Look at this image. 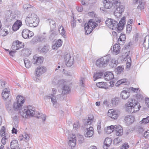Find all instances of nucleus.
I'll return each mask as SVG.
<instances>
[{
  "label": "nucleus",
  "mask_w": 149,
  "mask_h": 149,
  "mask_svg": "<svg viewBox=\"0 0 149 149\" xmlns=\"http://www.w3.org/2000/svg\"><path fill=\"white\" fill-rule=\"evenodd\" d=\"M17 102L13 104V108L15 111H18L19 113L23 118H27L29 116H33L35 114V109L31 106L22 107L23 105L25 100L24 97L21 95H18L16 97Z\"/></svg>",
  "instance_id": "f257e3e1"
},
{
  "label": "nucleus",
  "mask_w": 149,
  "mask_h": 149,
  "mask_svg": "<svg viewBox=\"0 0 149 149\" xmlns=\"http://www.w3.org/2000/svg\"><path fill=\"white\" fill-rule=\"evenodd\" d=\"M105 23L110 29L114 30L117 28L118 31H120L123 29L124 26L126 23L125 17H122L118 24L117 21L111 19H108L106 21Z\"/></svg>",
  "instance_id": "f03ea898"
},
{
  "label": "nucleus",
  "mask_w": 149,
  "mask_h": 149,
  "mask_svg": "<svg viewBox=\"0 0 149 149\" xmlns=\"http://www.w3.org/2000/svg\"><path fill=\"white\" fill-rule=\"evenodd\" d=\"M39 22V20L37 15L34 13H29L25 20L26 24L30 27L37 26Z\"/></svg>",
  "instance_id": "7ed1b4c3"
},
{
  "label": "nucleus",
  "mask_w": 149,
  "mask_h": 149,
  "mask_svg": "<svg viewBox=\"0 0 149 149\" xmlns=\"http://www.w3.org/2000/svg\"><path fill=\"white\" fill-rule=\"evenodd\" d=\"M141 107L139 104L134 100H129L128 102L126 110L129 113H133L139 111Z\"/></svg>",
  "instance_id": "20e7f679"
},
{
  "label": "nucleus",
  "mask_w": 149,
  "mask_h": 149,
  "mask_svg": "<svg viewBox=\"0 0 149 149\" xmlns=\"http://www.w3.org/2000/svg\"><path fill=\"white\" fill-rule=\"evenodd\" d=\"M110 55L108 54L98 59L96 63V65L98 67L103 68L106 67L110 60Z\"/></svg>",
  "instance_id": "39448f33"
},
{
  "label": "nucleus",
  "mask_w": 149,
  "mask_h": 149,
  "mask_svg": "<svg viewBox=\"0 0 149 149\" xmlns=\"http://www.w3.org/2000/svg\"><path fill=\"white\" fill-rule=\"evenodd\" d=\"M97 25V24L93 22L92 19H90L88 23H86L84 25L85 33L87 34H90Z\"/></svg>",
  "instance_id": "423d86ee"
},
{
  "label": "nucleus",
  "mask_w": 149,
  "mask_h": 149,
  "mask_svg": "<svg viewBox=\"0 0 149 149\" xmlns=\"http://www.w3.org/2000/svg\"><path fill=\"white\" fill-rule=\"evenodd\" d=\"M56 91H57L55 88H52V93L51 95L47 96V98L51 99V101L53 103V106L56 108H57L59 106L57 102L56 97L54 95L56 94Z\"/></svg>",
  "instance_id": "0eeeda50"
},
{
  "label": "nucleus",
  "mask_w": 149,
  "mask_h": 149,
  "mask_svg": "<svg viewBox=\"0 0 149 149\" xmlns=\"http://www.w3.org/2000/svg\"><path fill=\"white\" fill-rule=\"evenodd\" d=\"M22 33V37L24 39H29L34 35L33 32L26 29L23 30Z\"/></svg>",
  "instance_id": "6e6552de"
},
{
  "label": "nucleus",
  "mask_w": 149,
  "mask_h": 149,
  "mask_svg": "<svg viewBox=\"0 0 149 149\" xmlns=\"http://www.w3.org/2000/svg\"><path fill=\"white\" fill-rule=\"evenodd\" d=\"M120 97L123 99L126 100L130 96V93L127 88H123L120 93Z\"/></svg>",
  "instance_id": "1a4fd4ad"
},
{
  "label": "nucleus",
  "mask_w": 149,
  "mask_h": 149,
  "mask_svg": "<svg viewBox=\"0 0 149 149\" xmlns=\"http://www.w3.org/2000/svg\"><path fill=\"white\" fill-rule=\"evenodd\" d=\"M64 59L67 66L70 67L72 65L73 63V59L72 58L71 59L70 54H66L64 57Z\"/></svg>",
  "instance_id": "9d476101"
},
{
  "label": "nucleus",
  "mask_w": 149,
  "mask_h": 149,
  "mask_svg": "<svg viewBox=\"0 0 149 149\" xmlns=\"http://www.w3.org/2000/svg\"><path fill=\"white\" fill-rule=\"evenodd\" d=\"M46 68L43 66H39L36 70V76L38 77H39L42 73L46 71Z\"/></svg>",
  "instance_id": "9b49d317"
},
{
  "label": "nucleus",
  "mask_w": 149,
  "mask_h": 149,
  "mask_svg": "<svg viewBox=\"0 0 149 149\" xmlns=\"http://www.w3.org/2000/svg\"><path fill=\"white\" fill-rule=\"evenodd\" d=\"M43 58L42 57H38L37 55L34 56L32 62L34 64L38 65L42 63Z\"/></svg>",
  "instance_id": "f8f14e48"
},
{
  "label": "nucleus",
  "mask_w": 149,
  "mask_h": 149,
  "mask_svg": "<svg viewBox=\"0 0 149 149\" xmlns=\"http://www.w3.org/2000/svg\"><path fill=\"white\" fill-rule=\"evenodd\" d=\"M85 130L86 131V133L84 134L86 137H90L93 136L94 134L93 127L90 126L89 128H86Z\"/></svg>",
  "instance_id": "ddd939ff"
},
{
  "label": "nucleus",
  "mask_w": 149,
  "mask_h": 149,
  "mask_svg": "<svg viewBox=\"0 0 149 149\" xmlns=\"http://www.w3.org/2000/svg\"><path fill=\"white\" fill-rule=\"evenodd\" d=\"M108 114L109 117L114 119H117L118 116V113L113 109L109 110Z\"/></svg>",
  "instance_id": "4468645a"
},
{
  "label": "nucleus",
  "mask_w": 149,
  "mask_h": 149,
  "mask_svg": "<svg viewBox=\"0 0 149 149\" xmlns=\"http://www.w3.org/2000/svg\"><path fill=\"white\" fill-rule=\"evenodd\" d=\"M10 93V89L9 88H6L2 93V95L4 100H7L9 97Z\"/></svg>",
  "instance_id": "2eb2a0df"
},
{
  "label": "nucleus",
  "mask_w": 149,
  "mask_h": 149,
  "mask_svg": "<svg viewBox=\"0 0 149 149\" xmlns=\"http://www.w3.org/2000/svg\"><path fill=\"white\" fill-rule=\"evenodd\" d=\"M116 130V134L118 136H120L123 133L122 127L119 125H116L114 130Z\"/></svg>",
  "instance_id": "dca6fc26"
},
{
  "label": "nucleus",
  "mask_w": 149,
  "mask_h": 149,
  "mask_svg": "<svg viewBox=\"0 0 149 149\" xmlns=\"http://www.w3.org/2000/svg\"><path fill=\"white\" fill-rule=\"evenodd\" d=\"M22 23L21 21L17 20L13 24L12 28L14 31H15L18 30L21 26Z\"/></svg>",
  "instance_id": "f3484780"
},
{
  "label": "nucleus",
  "mask_w": 149,
  "mask_h": 149,
  "mask_svg": "<svg viewBox=\"0 0 149 149\" xmlns=\"http://www.w3.org/2000/svg\"><path fill=\"white\" fill-rule=\"evenodd\" d=\"M112 141V140L111 138H106L104 142L103 148L104 149H107L111 144Z\"/></svg>",
  "instance_id": "a211bd4d"
},
{
  "label": "nucleus",
  "mask_w": 149,
  "mask_h": 149,
  "mask_svg": "<svg viewBox=\"0 0 149 149\" xmlns=\"http://www.w3.org/2000/svg\"><path fill=\"white\" fill-rule=\"evenodd\" d=\"M76 143V140L75 139V137L74 136H73L69 140L68 145L71 148H72L75 146Z\"/></svg>",
  "instance_id": "6ab92c4d"
},
{
  "label": "nucleus",
  "mask_w": 149,
  "mask_h": 149,
  "mask_svg": "<svg viewBox=\"0 0 149 149\" xmlns=\"http://www.w3.org/2000/svg\"><path fill=\"white\" fill-rule=\"evenodd\" d=\"M62 94L63 95H65L68 94L70 92V88L68 85H64L62 88Z\"/></svg>",
  "instance_id": "aec40b11"
},
{
  "label": "nucleus",
  "mask_w": 149,
  "mask_h": 149,
  "mask_svg": "<svg viewBox=\"0 0 149 149\" xmlns=\"http://www.w3.org/2000/svg\"><path fill=\"white\" fill-rule=\"evenodd\" d=\"M10 146L11 149H19L17 140H13L10 142Z\"/></svg>",
  "instance_id": "412c9836"
},
{
  "label": "nucleus",
  "mask_w": 149,
  "mask_h": 149,
  "mask_svg": "<svg viewBox=\"0 0 149 149\" xmlns=\"http://www.w3.org/2000/svg\"><path fill=\"white\" fill-rule=\"evenodd\" d=\"M124 120L125 123L130 124L134 122V118L132 116L128 115L125 117Z\"/></svg>",
  "instance_id": "4be33fe9"
},
{
  "label": "nucleus",
  "mask_w": 149,
  "mask_h": 149,
  "mask_svg": "<svg viewBox=\"0 0 149 149\" xmlns=\"http://www.w3.org/2000/svg\"><path fill=\"white\" fill-rule=\"evenodd\" d=\"M114 75L111 72L105 73L104 76V78L107 81H109L113 79Z\"/></svg>",
  "instance_id": "5701e85b"
},
{
  "label": "nucleus",
  "mask_w": 149,
  "mask_h": 149,
  "mask_svg": "<svg viewBox=\"0 0 149 149\" xmlns=\"http://www.w3.org/2000/svg\"><path fill=\"white\" fill-rule=\"evenodd\" d=\"M120 47L118 44H115L113 46V53L114 55H117L120 52Z\"/></svg>",
  "instance_id": "b1692460"
},
{
  "label": "nucleus",
  "mask_w": 149,
  "mask_h": 149,
  "mask_svg": "<svg viewBox=\"0 0 149 149\" xmlns=\"http://www.w3.org/2000/svg\"><path fill=\"white\" fill-rule=\"evenodd\" d=\"M103 2L105 8L110 9L112 7V4L109 0H103Z\"/></svg>",
  "instance_id": "393cba45"
},
{
  "label": "nucleus",
  "mask_w": 149,
  "mask_h": 149,
  "mask_svg": "<svg viewBox=\"0 0 149 149\" xmlns=\"http://www.w3.org/2000/svg\"><path fill=\"white\" fill-rule=\"evenodd\" d=\"M62 44V41L60 39L57 40L54 45L52 46V48L54 49H57L58 48L61 47Z\"/></svg>",
  "instance_id": "a878e982"
},
{
  "label": "nucleus",
  "mask_w": 149,
  "mask_h": 149,
  "mask_svg": "<svg viewBox=\"0 0 149 149\" xmlns=\"http://www.w3.org/2000/svg\"><path fill=\"white\" fill-rule=\"evenodd\" d=\"M88 118V119L85 120L84 121V124L85 126L91 124V121L93 120V116L92 115H90Z\"/></svg>",
  "instance_id": "bb28decb"
},
{
  "label": "nucleus",
  "mask_w": 149,
  "mask_h": 149,
  "mask_svg": "<svg viewBox=\"0 0 149 149\" xmlns=\"http://www.w3.org/2000/svg\"><path fill=\"white\" fill-rule=\"evenodd\" d=\"M23 55L25 56H28L31 54L30 50L28 48H25L22 51Z\"/></svg>",
  "instance_id": "cd10ccee"
},
{
  "label": "nucleus",
  "mask_w": 149,
  "mask_h": 149,
  "mask_svg": "<svg viewBox=\"0 0 149 149\" xmlns=\"http://www.w3.org/2000/svg\"><path fill=\"white\" fill-rule=\"evenodd\" d=\"M58 31L60 33L61 35L64 38H65L66 36L65 35V31L64 30L63 27L62 25H59L58 26Z\"/></svg>",
  "instance_id": "c85d7f7f"
},
{
  "label": "nucleus",
  "mask_w": 149,
  "mask_h": 149,
  "mask_svg": "<svg viewBox=\"0 0 149 149\" xmlns=\"http://www.w3.org/2000/svg\"><path fill=\"white\" fill-rule=\"evenodd\" d=\"M103 75V73L102 72H96L94 74L93 77L94 81H95L97 79L100 78Z\"/></svg>",
  "instance_id": "c756f323"
},
{
  "label": "nucleus",
  "mask_w": 149,
  "mask_h": 149,
  "mask_svg": "<svg viewBox=\"0 0 149 149\" xmlns=\"http://www.w3.org/2000/svg\"><path fill=\"white\" fill-rule=\"evenodd\" d=\"M49 46L47 45H44L41 48L40 52L42 53H47L49 49Z\"/></svg>",
  "instance_id": "7c9ffc66"
},
{
  "label": "nucleus",
  "mask_w": 149,
  "mask_h": 149,
  "mask_svg": "<svg viewBox=\"0 0 149 149\" xmlns=\"http://www.w3.org/2000/svg\"><path fill=\"white\" fill-rule=\"evenodd\" d=\"M88 1H85L84 0H82L81 1V3L82 5L84 6H87L90 3H94V0H88Z\"/></svg>",
  "instance_id": "2f4dec72"
},
{
  "label": "nucleus",
  "mask_w": 149,
  "mask_h": 149,
  "mask_svg": "<svg viewBox=\"0 0 149 149\" xmlns=\"http://www.w3.org/2000/svg\"><path fill=\"white\" fill-rule=\"evenodd\" d=\"M106 83L105 82H101L96 84L97 86L100 88H106Z\"/></svg>",
  "instance_id": "473e14b6"
},
{
  "label": "nucleus",
  "mask_w": 149,
  "mask_h": 149,
  "mask_svg": "<svg viewBox=\"0 0 149 149\" xmlns=\"http://www.w3.org/2000/svg\"><path fill=\"white\" fill-rule=\"evenodd\" d=\"M37 117L38 118H42L43 122L46 120V116L45 114H42L41 113H38Z\"/></svg>",
  "instance_id": "72a5a7b5"
},
{
  "label": "nucleus",
  "mask_w": 149,
  "mask_h": 149,
  "mask_svg": "<svg viewBox=\"0 0 149 149\" xmlns=\"http://www.w3.org/2000/svg\"><path fill=\"white\" fill-rule=\"evenodd\" d=\"M24 61L25 66L26 68H29L30 67L31 63L29 60L26 58L24 59Z\"/></svg>",
  "instance_id": "f704fd0d"
},
{
  "label": "nucleus",
  "mask_w": 149,
  "mask_h": 149,
  "mask_svg": "<svg viewBox=\"0 0 149 149\" xmlns=\"http://www.w3.org/2000/svg\"><path fill=\"white\" fill-rule=\"evenodd\" d=\"M122 12V10H115L114 14L116 17H118L121 16Z\"/></svg>",
  "instance_id": "c9c22d12"
},
{
  "label": "nucleus",
  "mask_w": 149,
  "mask_h": 149,
  "mask_svg": "<svg viewBox=\"0 0 149 149\" xmlns=\"http://www.w3.org/2000/svg\"><path fill=\"white\" fill-rule=\"evenodd\" d=\"M48 21H49V25L51 27H52L53 29L55 28L56 27V24L55 22L51 19H48Z\"/></svg>",
  "instance_id": "e433bc0d"
},
{
  "label": "nucleus",
  "mask_w": 149,
  "mask_h": 149,
  "mask_svg": "<svg viewBox=\"0 0 149 149\" xmlns=\"http://www.w3.org/2000/svg\"><path fill=\"white\" fill-rule=\"evenodd\" d=\"M15 42V43H16V45H17L19 49L23 47L24 46V43L18 40H17Z\"/></svg>",
  "instance_id": "4c0bfd02"
},
{
  "label": "nucleus",
  "mask_w": 149,
  "mask_h": 149,
  "mask_svg": "<svg viewBox=\"0 0 149 149\" xmlns=\"http://www.w3.org/2000/svg\"><path fill=\"white\" fill-rule=\"evenodd\" d=\"M111 102L112 104L113 105L116 106L119 102V99L118 98H113L111 100Z\"/></svg>",
  "instance_id": "58836bf2"
},
{
  "label": "nucleus",
  "mask_w": 149,
  "mask_h": 149,
  "mask_svg": "<svg viewBox=\"0 0 149 149\" xmlns=\"http://www.w3.org/2000/svg\"><path fill=\"white\" fill-rule=\"evenodd\" d=\"M123 67L121 66H119L115 69V70L117 72V74L120 73L123 71Z\"/></svg>",
  "instance_id": "ea45409f"
},
{
  "label": "nucleus",
  "mask_w": 149,
  "mask_h": 149,
  "mask_svg": "<svg viewBox=\"0 0 149 149\" xmlns=\"http://www.w3.org/2000/svg\"><path fill=\"white\" fill-rule=\"evenodd\" d=\"M149 122V117L148 116L146 118H144L140 122L141 123L146 124Z\"/></svg>",
  "instance_id": "a19ab883"
},
{
  "label": "nucleus",
  "mask_w": 149,
  "mask_h": 149,
  "mask_svg": "<svg viewBox=\"0 0 149 149\" xmlns=\"http://www.w3.org/2000/svg\"><path fill=\"white\" fill-rule=\"evenodd\" d=\"M145 4L144 2L143 1L141 2L140 3H139L137 8L140 9H144L145 8Z\"/></svg>",
  "instance_id": "79ce46f5"
},
{
  "label": "nucleus",
  "mask_w": 149,
  "mask_h": 149,
  "mask_svg": "<svg viewBox=\"0 0 149 149\" xmlns=\"http://www.w3.org/2000/svg\"><path fill=\"white\" fill-rule=\"evenodd\" d=\"M5 128L4 126H3L2 127V128L0 130V134L1 135V136H5Z\"/></svg>",
  "instance_id": "37998d69"
},
{
  "label": "nucleus",
  "mask_w": 149,
  "mask_h": 149,
  "mask_svg": "<svg viewBox=\"0 0 149 149\" xmlns=\"http://www.w3.org/2000/svg\"><path fill=\"white\" fill-rule=\"evenodd\" d=\"M125 41L123 39H122L121 38H119L118 40V42L119 45H123L124 44Z\"/></svg>",
  "instance_id": "c03bdc74"
},
{
  "label": "nucleus",
  "mask_w": 149,
  "mask_h": 149,
  "mask_svg": "<svg viewBox=\"0 0 149 149\" xmlns=\"http://www.w3.org/2000/svg\"><path fill=\"white\" fill-rule=\"evenodd\" d=\"M78 141L80 143H82L84 142V138L82 135H80L78 137Z\"/></svg>",
  "instance_id": "a18cd8bd"
},
{
  "label": "nucleus",
  "mask_w": 149,
  "mask_h": 149,
  "mask_svg": "<svg viewBox=\"0 0 149 149\" xmlns=\"http://www.w3.org/2000/svg\"><path fill=\"white\" fill-rule=\"evenodd\" d=\"M1 32V35L2 36H5L8 34V32L7 31H6L5 29L3 30L1 29L0 30Z\"/></svg>",
  "instance_id": "49530a36"
},
{
  "label": "nucleus",
  "mask_w": 149,
  "mask_h": 149,
  "mask_svg": "<svg viewBox=\"0 0 149 149\" xmlns=\"http://www.w3.org/2000/svg\"><path fill=\"white\" fill-rule=\"evenodd\" d=\"M12 48L14 51L19 49L17 45H16V43L13 42L12 46Z\"/></svg>",
  "instance_id": "de8ad7c7"
},
{
  "label": "nucleus",
  "mask_w": 149,
  "mask_h": 149,
  "mask_svg": "<svg viewBox=\"0 0 149 149\" xmlns=\"http://www.w3.org/2000/svg\"><path fill=\"white\" fill-rule=\"evenodd\" d=\"M23 8L24 9H27L28 8H33V7L32 6L29 4H26L24 5L23 6Z\"/></svg>",
  "instance_id": "09e8293b"
},
{
  "label": "nucleus",
  "mask_w": 149,
  "mask_h": 149,
  "mask_svg": "<svg viewBox=\"0 0 149 149\" xmlns=\"http://www.w3.org/2000/svg\"><path fill=\"white\" fill-rule=\"evenodd\" d=\"M114 130H113V129H111L110 130L109 129H108L107 127V128H105L104 129V132L107 134H109L112 132Z\"/></svg>",
  "instance_id": "8fccbe9b"
},
{
  "label": "nucleus",
  "mask_w": 149,
  "mask_h": 149,
  "mask_svg": "<svg viewBox=\"0 0 149 149\" xmlns=\"http://www.w3.org/2000/svg\"><path fill=\"white\" fill-rule=\"evenodd\" d=\"M129 146L127 143H124L121 147V149H126L129 148Z\"/></svg>",
  "instance_id": "3c124183"
},
{
  "label": "nucleus",
  "mask_w": 149,
  "mask_h": 149,
  "mask_svg": "<svg viewBox=\"0 0 149 149\" xmlns=\"http://www.w3.org/2000/svg\"><path fill=\"white\" fill-rule=\"evenodd\" d=\"M130 91H131L134 93H137L139 91V88H134L133 87H131L129 88Z\"/></svg>",
  "instance_id": "603ef678"
},
{
  "label": "nucleus",
  "mask_w": 149,
  "mask_h": 149,
  "mask_svg": "<svg viewBox=\"0 0 149 149\" xmlns=\"http://www.w3.org/2000/svg\"><path fill=\"white\" fill-rule=\"evenodd\" d=\"M5 136L4 137H3L1 139V142L3 145H5L6 143V141H7V139L6 137Z\"/></svg>",
  "instance_id": "864d4df0"
},
{
  "label": "nucleus",
  "mask_w": 149,
  "mask_h": 149,
  "mask_svg": "<svg viewBox=\"0 0 149 149\" xmlns=\"http://www.w3.org/2000/svg\"><path fill=\"white\" fill-rule=\"evenodd\" d=\"M46 36H42L39 38V40L40 42H44L46 40Z\"/></svg>",
  "instance_id": "5fc2aeb1"
},
{
  "label": "nucleus",
  "mask_w": 149,
  "mask_h": 149,
  "mask_svg": "<svg viewBox=\"0 0 149 149\" xmlns=\"http://www.w3.org/2000/svg\"><path fill=\"white\" fill-rule=\"evenodd\" d=\"M127 31L130 33L132 30V26L130 25L127 24L126 26Z\"/></svg>",
  "instance_id": "6e6d98bb"
},
{
  "label": "nucleus",
  "mask_w": 149,
  "mask_h": 149,
  "mask_svg": "<svg viewBox=\"0 0 149 149\" xmlns=\"http://www.w3.org/2000/svg\"><path fill=\"white\" fill-rule=\"evenodd\" d=\"M146 38L145 37L144 38V42L143 43V46L144 48L146 49H148L149 48V40H148V45H146V44H145V41H146Z\"/></svg>",
  "instance_id": "4d7b16f0"
},
{
  "label": "nucleus",
  "mask_w": 149,
  "mask_h": 149,
  "mask_svg": "<svg viewBox=\"0 0 149 149\" xmlns=\"http://www.w3.org/2000/svg\"><path fill=\"white\" fill-rule=\"evenodd\" d=\"M137 131L139 133H142L144 131V130L142 127L139 126L137 129Z\"/></svg>",
  "instance_id": "13d9d810"
},
{
  "label": "nucleus",
  "mask_w": 149,
  "mask_h": 149,
  "mask_svg": "<svg viewBox=\"0 0 149 149\" xmlns=\"http://www.w3.org/2000/svg\"><path fill=\"white\" fill-rule=\"evenodd\" d=\"M88 14L89 16L93 17H95L96 16L95 13L93 11L89 12Z\"/></svg>",
  "instance_id": "bf43d9fd"
},
{
  "label": "nucleus",
  "mask_w": 149,
  "mask_h": 149,
  "mask_svg": "<svg viewBox=\"0 0 149 149\" xmlns=\"http://www.w3.org/2000/svg\"><path fill=\"white\" fill-rule=\"evenodd\" d=\"M79 126L80 125L78 122H77L76 123H74L73 125V128L75 130H76Z\"/></svg>",
  "instance_id": "052dcab7"
},
{
  "label": "nucleus",
  "mask_w": 149,
  "mask_h": 149,
  "mask_svg": "<svg viewBox=\"0 0 149 149\" xmlns=\"http://www.w3.org/2000/svg\"><path fill=\"white\" fill-rule=\"evenodd\" d=\"M127 81V79H121L120 80H119V81H118V82L119 83H120V84L124 83H126Z\"/></svg>",
  "instance_id": "680f3d73"
},
{
  "label": "nucleus",
  "mask_w": 149,
  "mask_h": 149,
  "mask_svg": "<svg viewBox=\"0 0 149 149\" xmlns=\"http://www.w3.org/2000/svg\"><path fill=\"white\" fill-rule=\"evenodd\" d=\"M76 25V21H74V19L73 20H72L71 22V26L72 27H74Z\"/></svg>",
  "instance_id": "e2e57ef3"
},
{
  "label": "nucleus",
  "mask_w": 149,
  "mask_h": 149,
  "mask_svg": "<svg viewBox=\"0 0 149 149\" xmlns=\"http://www.w3.org/2000/svg\"><path fill=\"white\" fill-rule=\"evenodd\" d=\"M6 84V83L5 81H3L1 80H0V84L2 86V87L4 88L5 87V85Z\"/></svg>",
  "instance_id": "0e129e2a"
},
{
  "label": "nucleus",
  "mask_w": 149,
  "mask_h": 149,
  "mask_svg": "<svg viewBox=\"0 0 149 149\" xmlns=\"http://www.w3.org/2000/svg\"><path fill=\"white\" fill-rule=\"evenodd\" d=\"M120 38H121L122 39H123L125 41L126 36L125 34H121L119 37Z\"/></svg>",
  "instance_id": "69168bd1"
},
{
  "label": "nucleus",
  "mask_w": 149,
  "mask_h": 149,
  "mask_svg": "<svg viewBox=\"0 0 149 149\" xmlns=\"http://www.w3.org/2000/svg\"><path fill=\"white\" fill-rule=\"evenodd\" d=\"M148 135H149V130H148L145 132L143 136L145 137H146Z\"/></svg>",
  "instance_id": "338daca9"
},
{
  "label": "nucleus",
  "mask_w": 149,
  "mask_h": 149,
  "mask_svg": "<svg viewBox=\"0 0 149 149\" xmlns=\"http://www.w3.org/2000/svg\"><path fill=\"white\" fill-rule=\"evenodd\" d=\"M146 103L147 105L149 107V98H146L145 99Z\"/></svg>",
  "instance_id": "774afa93"
}]
</instances>
